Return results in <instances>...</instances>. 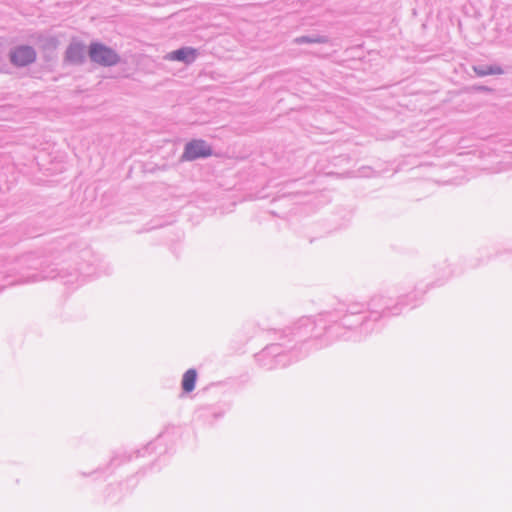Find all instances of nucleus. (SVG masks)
<instances>
[{
  "mask_svg": "<svg viewBox=\"0 0 512 512\" xmlns=\"http://www.w3.org/2000/svg\"><path fill=\"white\" fill-rule=\"evenodd\" d=\"M190 54V50L189 49H179L177 51H173L171 53H169L166 58L168 60H172V61H184L186 60V58L188 57V55Z\"/></svg>",
  "mask_w": 512,
  "mask_h": 512,
  "instance_id": "nucleus-5",
  "label": "nucleus"
},
{
  "mask_svg": "<svg viewBox=\"0 0 512 512\" xmlns=\"http://www.w3.org/2000/svg\"><path fill=\"white\" fill-rule=\"evenodd\" d=\"M211 153V148L204 141H194V158L207 157Z\"/></svg>",
  "mask_w": 512,
  "mask_h": 512,
  "instance_id": "nucleus-4",
  "label": "nucleus"
},
{
  "mask_svg": "<svg viewBox=\"0 0 512 512\" xmlns=\"http://www.w3.org/2000/svg\"><path fill=\"white\" fill-rule=\"evenodd\" d=\"M89 56L93 62L103 66H112L119 61L117 53L101 43L90 45Z\"/></svg>",
  "mask_w": 512,
  "mask_h": 512,
  "instance_id": "nucleus-1",
  "label": "nucleus"
},
{
  "mask_svg": "<svg viewBox=\"0 0 512 512\" xmlns=\"http://www.w3.org/2000/svg\"><path fill=\"white\" fill-rule=\"evenodd\" d=\"M183 389L185 392L192 390V370H187L183 377Z\"/></svg>",
  "mask_w": 512,
  "mask_h": 512,
  "instance_id": "nucleus-6",
  "label": "nucleus"
},
{
  "mask_svg": "<svg viewBox=\"0 0 512 512\" xmlns=\"http://www.w3.org/2000/svg\"><path fill=\"white\" fill-rule=\"evenodd\" d=\"M84 57V47L80 44H72L67 51V58L70 62H80Z\"/></svg>",
  "mask_w": 512,
  "mask_h": 512,
  "instance_id": "nucleus-3",
  "label": "nucleus"
},
{
  "mask_svg": "<svg viewBox=\"0 0 512 512\" xmlns=\"http://www.w3.org/2000/svg\"><path fill=\"white\" fill-rule=\"evenodd\" d=\"M10 58L13 64L17 66H26L35 60L36 53L32 47L20 46L11 52Z\"/></svg>",
  "mask_w": 512,
  "mask_h": 512,
  "instance_id": "nucleus-2",
  "label": "nucleus"
}]
</instances>
